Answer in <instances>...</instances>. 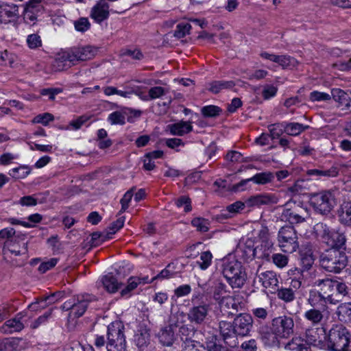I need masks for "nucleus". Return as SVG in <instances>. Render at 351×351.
<instances>
[{"instance_id":"nucleus-44","label":"nucleus","mask_w":351,"mask_h":351,"mask_svg":"<svg viewBox=\"0 0 351 351\" xmlns=\"http://www.w3.org/2000/svg\"><path fill=\"white\" fill-rule=\"evenodd\" d=\"M191 224L201 232H206L209 230L210 221L208 219L196 217L191 221Z\"/></svg>"},{"instance_id":"nucleus-63","label":"nucleus","mask_w":351,"mask_h":351,"mask_svg":"<svg viewBox=\"0 0 351 351\" xmlns=\"http://www.w3.org/2000/svg\"><path fill=\"white\" fill-rule=\"evenodd\" d=\"M27 43L30 48L35 49L41 46L42 42L40 36L33 34L28 36Z\"/></svg>"},{"instance_id":"nucleus-42","label":"nucleus","mask_w":351,"mask_h":351,"mask_svg":"<svg viewBox=\"0 0 351 351\" xmlns=\"http://www.w3.org/2000/svg\"><path fill=\"white\" fill-rule=\"evenodd\" d=\"M276 63H278L283 69H290L297 65L298 61L293 57L287 55L277 56Z\"/></svg>"},{"instance_id":"nucleus-38","label":"nucleus","mask_w":351,"mask_h":351,"mask_svg":"<svg viewBox=\"0 0 351 351\" xmlns=\"http://www.w3.org/2000/svg\"><path fill=\"white\" fill-rule=\"evenodd\" d=\"M285 349L290 351H310V347L299 338H293L285 346Z\"/></svg>"},{"instance_id":"nucleus-47","label":"nucleus","mask_w":351,"mask_h":351,"mask_svg":"<svg viewBox=\"0 0 351 351\" xmlns=\"http://www.w3.org/2000/svg\"><path fill=\"white\" fill-rule=\"evenodd\" d=\"M252 316L254 317L257 322L265 321L269 315L268 310L263 307H257L252 309Z\"/></svg>"},{"instance_id":"nucleus-60","label":"nucleus","mask_w":351,"mask_h":351,"mask_svg":"<svg viewBox=\"0 0 351 351\" xmlns=\"http://www.w3.org/2000/svg\"><path fill=\"white\" fill-rule=\"evenodd\" d=\"M51 315V310L45 312L43 315L38 317L30 325L31 328L36 329L38 328L42 324L45 323L49 317Z\"/></svg>"},{"instance_id":"nucleus-46","label":"nucleus","mask_w":351,"mask_h":351,"mask_svg":"<svg viewBox=\"0 0 351 351\" xmlns=\"http://www.w3.org/2000/svg\"><path fill=\"white\" fill-rule=\"evenodd\" d=\"M213 255L210 251H205L200 254V260L197 264L202 270L206 269L211 264Z\"/></svg>"},{"instance_id":"nucleus-37","label":"nucleus","mask_w":351,"mask_h":351,"mask_svg":"<svg viewBox=\"0 0 351 351\" xmlns=\"http://www.w3.org/2000/svg\"><path fill=\"white\" fill-rule=\"evenodd\" d=\"M308 128V125H304L299 123H288L285 125L284 131L289 135L298 136Z\"/></svg>"},{"instance_id":"nucleus-19","label":"nucleus","mask_w":351,"mask_h":351,"mask_svg":"<svg viewBox=\"0 0 351 351\" xmlns=\"http://www.w3.org/2000/svg\"><path fill=\"white\" fill-rule=\"evenodd\" d=\"M306 212L302 208H285L281 215L282 220L287 221L291 224L299 223L305 220Z\"/></svg>"},{"instance_id":"nucleus-43","label":"nucleus","mask_w":351,"mask_h":351,"mask_svg":"<svg viewBox=\"0 0 351 351\" xmlns=\"http://www.w3.org/2000/svg\"><path fill=\"white\" fill-rule=\"evenodd\" d=\"M226 285L221 281H216L213 287L214 300L216 301L221 300L226 296Z\"/></svg>"},{"instance_id":"nucleus-11","label":"nucleus","mask_w":351,"mask_h":351,"mask_svg":"<svg viewBox=\"0 0 351 351\" xmlns=\"http://www.w3.org/2000/svg\"><path fill=\"white\" fill-rule=\"evenodd\" d=\"M90 301L88 295H78L66 301L61 306L63 311H70L69 319L78 318L84 315Z\"/></svg>"},{"instance_id":"nucleus-52","label":"nucleus","mask_w":351,"mask_h":351,"mask_svg":"<svg viewBox=\"0 0 351 351\" xmlns=\"http://www.w3.org/2000/svg\"><path fill=\"white\" fill-rule=\"evenodd\" d=\"M111 233H101L99 232H95L91 234V242L92 245L97 246L100 245L101 243L110 238Z\"/></svg>"},{"instance_id":"nucleus-27","label":"nucleus","mask_w":351,"mask_h":351,"mask_svg":"<svg viewBox=\"0 0 351 351\" xmlns=\"http://www.w3.org/2000/svg\"><path fill=\"white\" fill-rule=\"evenodd\" d=\"M329 301L324 296L322 295L318 291L311 290L309 291L308 298L307 300L308 304L313 308H319L325 310L327 302Z\"/></svg>"},{"instance_id":"nucleus-2","label":"nucleus","mask_w":351,"mask_h":351,"mask_svg":"<svg viewBox=\"0 0 351 351\" xmlns=\"http://www.w3.org/2000/svg\"><path fill=\"white\" fill-rule=\"evenodd\" d=\"M327 349L329 351H349L351 333L342 324H335L326 334Z\"/></svg>"},{"instance_id":"nucleus-10","label":"nucleus","mask_w":351,"mask_h":351,"mask_svg":"<svg viewBox=\"0 0 351 351\" xmlns=\"http://www.w3.org/2000/svg\"><path fill=\"white\" fill-rule=\"evenodd\" d=\"M196 296H193L191 302L193 306L189 309L187 313L188 320L195 325L204 324L208 319L210 305L206 302L197 304L195 302Z\"/></svg>"},{"instance_id":"nucleus-54","label":"nucleus","mask_w":351,"mask_h":351,"mask_svg":"<svg viewBox=\"0 0 351 351\" xmlns=\"http://www.w3.org/2000/svg\"><path fill=\"white\" fill-rule=\"evenodd\" d=\"M21 338H5L6 351H14L21 348Z\"/></svg>"},{"instance_id":"nucleus-6","label":"nucleus","mask_w":351,"mask_h":351,"mask_svg":"<svg viewBox=\"0 0 351 351\" xmlns=\"http://www.w3.org/2000/svg\"><path fill=\"white\" fill-rule=\"evenodd\" d=\"M97 49L92 46L73 47L62 51L58 54V60L62 62H69L75 64V62L86 61L95 57Z\"/></svg>"},{"instance_id":"nucleus-51","label":"nucleus","mask_w":351,"mask_h":351,"mask_svg":"<svg viewBox=\"0 0 351 351\" xmlns=\"http://www.w3.org/2000/svg\"><path fill=\"white\" fill-rule=\"evenodd\" d=\"M191 26L189 23H182L176 26L174 32V36L178 38H182L189 33Z\"/></svg>"},{"instance_id":"nucleus-32","label":"nucleus","mask_w":351,"mask_h":351,"mask_svg":"<svg viewBox=\"0 0 351 351\" xmlns=\"http://www.w3.org/2000/svg\"><path fill=\"white\" fill-rule=\"evenodd\" d=\"M207 89L213 94H217L223 90L231 89L235 86L234 81H213L208 83Z\"/></svg>"},{"instance_id":"nucleus-53","label":"nucleus","mask_w":351,"mask_h":351,"mask_svg":"<svg viewBox=\"0 0 351 351\" xmlns=\"http://www.w3.org/2000/svg\"><path fill=\"white\" fill-rule=\"evenodd\" d=\"M179 332L181 335V339L184 340L183 339L184 337H185V339L189 338L191 339V338L194 336L195 333L196 332V330L193 326H189L188 325H182L179 326Z\"/></svg>"},{"instance_id":"nucleus-14","label":"nucleus","mask_w":351,"mask_h":351,"mask_svg":"<svg viewBox=\"0 0 351 351\" xmlns=\"http://www.w3.org/2000/svg\"><path fill=\"white\" fill-rule=\"evenodd\" d=\"M257 334L262 343L267 348H279L280 346V339L274 332L272 325L269 326L266 324H261L257 328Z\"/></svg>"},{"instance_id":"nucleus-45","label":"nucleus","mask_w":351,"mask_h":351,"mask_svg":"<svg viewBox=\"0 0 351 351\" xmlns=\"http://www.w3.org/2000/svg\"><path fill=\"white\" fill-rule=\"evenodd\" d=\"M277 296L286 302H290L295 299V293L291 288L277 289Z\"/></svg>"},{"instance_id":"nucleus-41","label":"nucleus","mask_w":351,"mask_h":351,"mask_svg":"<svg viewBox=\"0 0 351 351\" xmlns=\"http://www.w3.org/2000/svg\"><path fill=\"white\" fill-rule=\"evenodd\" d=\"M40 6L34 5V3H29L24 12V19L26 21L34 22L38 17L37 12L40 11Z\"/></svg>"},{"instance_id":"nucleus-8","label":"nucleus","mask_w":351,"mask_h":351,"mask_svg":"<svg viewBox=\"0 0 351 351\" xmlns=\"http://www.w3.org/2000/svg\"><path fill=\"white\" fill-rule=\"evenodd\" d=\"M280 247L286 253H292L298 248V235L293 226L282 227L278 234Z\"/></svg>"},{"instance_id":"nucleus-28","label":"nucleus","mask_w":351,"mask_h":351,"mask_svg":"<svg viewBox=\"0 0 351 351\" xmlns=\"http://www.w3.org/2000/svg\"><path fill=\"white\" fill-rule=\"evenodd\" d=\"M273 203H276L275 197L273 195L267 194H260L252 196L245 202V204L249 207L260 206Z\"/></svg>"},{"instance_id":"nucleus-59","label":"nucleus","mask_w":351,"mask_h":351,"mask_svg":"<svg viewBox=\"0 0 351 351\" xmlns=\"http://www.w3.org/2000/svg\"><path fill=\"white\" fill-rule=\"evenodd\" d=\"M166 145L173 149H176L177 152H179V147H184V143L180 138H166L165 140Z\"/></svg>"},{"instance_id":"nucleus-15","label":"nucleus","mask_w":351,"mask_h":351,"mask_svg":"<svg viewBox=\"0 0 351 351\" xmlns=\"http://www.w3.org/2000/svg\"><path fill=\"white\" fill-rule=\"evenodd\" d=\"M26 239V234L17 233L13 238L5 241L4 247L15 256L25 254L27 252L28 242Z\"/></svg>"},{"instance_id":"nucleus-64","label":"nucleus","mask_w":351,"mask_h":351,"mask_svg":"<svg viewBox=\"0 0 351 351\" xmlns=\"http://www.w3.org/2000/svg\"><path fill=\"white\" fill-rule=\"evenodd\" d=\"M12 172L10 173L12 176L16 178H23L26 177L30 173V171L27 167H20L14 168Z\"/></svg>"},{"instance_id":"nucleus-55","label":"nucleus","mask_w":351,"mask_h":351,"mask_svg":"<svg viewBox=\"0 0 351 351\" xmlns=\"http://www.w3.org/2000/svg\"><path fill=\"white\" fill-rule=\"evenodd\" d=\"M309 99L311 101H328L331 99V95L326 93L315 90L310 93Z\"/></svg>"},{"instance_id":"nucleus-29","label":"nucleus","mask_w":351,"mask_h":351,"mask_svg":"<svg viewBox=\"0 0 351 351\" xmlns=\"http://www.w3.org/2000/svg\"><path fill=\"white\" fill-rule=\"evenodd\" d=\"M218 302L221 311H225L228 316L234 315V312L238 311V304L232 296L226 295Z\"/></svg>"},{"instance_id":"nucleus-56","label":"nucleus","mask_w":351,"mask_h":351,"mask_svg":"<svg viewBox=\"0 0 351 351\" xmlns=\"http://www.w3.org/2000/svg\"><path fill=\"white\" fill-rule=\"evenodd\" d=\"M271 259L276 266L281 268L285 267L288 263L287 256L282 254H271Z\"/></svg>"},{"instance_id":"nucleus-40","label":"nucleus","mask_w":351,"mask_h":351,"mask_svg":"<svg viewBox=\"0 0 351 351\" xmlns=\"http://www.w3.org/2000/svg\"><path fill=\"white\" fill-rule=\"evenodd\" d=\"M275 176L270 171H265L255 174L253 177L250 178L252 182L258 184H266L272 182Z\"/></svg>"},{"instance_id":"nucleus-34","label":"nucleus","mask_w":351,"mask_h":351,"mask_svg":"<svg viewBox=\"0 0 351 351\" xmlns=\"http://www.w3.org/2000/svg\"><path fill=\"white\" fill-rule=\"evenodd\" d=\"M331 98L342 106L348 108L350 106L351 99L349 95L340 88H332L331 90Z\"/></svg>"},{"instance_id":"nucleus-48","label":"nucleus","mask_w":351,"mask_h":351,"mask_svg":"<svg viewBox=\"0 0 351 351\" xmlns=\"http://www.w3.org/2000/svg\"><path fill=\"white\" fill-rule=\"evenodd\" d=\"M201 112L206 117H215L220 114L221 110L217 106L210 105L203 107Z\"/></svg>"},{"instance_id":"nucleus-7","label":"nucleus","mask_w":351,"mask_h":351,"mask_svg":"<svg viewBox=\"0 0 351 351\" xmlns=\"http://www.w3.org/2000/svg\"><path fill=\"white\" fill-rule=\"evenodd\" d=\"M122 328L123 326L119 322H112L108 326L106 335L108 351H125L126 343Z\"/></svg>"},{"instance_id":"nucleus-17","label":"nucleus","mask_w":351,"mask_h":351,"mask_svg":"<svg viewBox=\"0 0 351 351\" xmlns=\"http://www.w3.org/2000/svg\"><path fill=\"white\" fill-rule=\"evenodd\" d=\"M273 243L272 241H261L260 244L257 245L254 248H249L250 252H252V256L254 258L269 261L271 260V255L273 253Z\"/></svg>"},{"instance_id":"nucleus-36","label":"nucleus","mask_w":351,"mask_h":351,"mask_svg":"<svg viewBox=\"0 0 351 351\" xmlns=\"http://www.w3.org/2000/svg\"><path fill=\"white\" fill-rule=\"evenodd\" d=\"M339 167L337 166H332L330 169L326 170H319L313 169L308 170L307 174L311 176H324L328 178H333L339 175Z\"/></svg>"},{"instance_id":"nucleus-5","label":"nucleus","mask_w":351,"mask_h":351,"mask_svg":"<svg viewBox=\"0 0 351 351\" xmlns=\"http://www.w3.org/2000/svg\"><path fill=\"white\" fill-rule=\"evenodd\" d=\"M221 273L232 288H241L247 278L242 263L237 260H223Z\"/></svg>"},{"instance_id":"nucleus-49","label":"nucleus","mask_w":351,"mask_h":351,"mask_svg":"<svg viewBox=\"0 0 351 351\" xmlns=\"http://www.w3.org/2000/svg\"><path fill=\"white\" fill-rule=\"evenodd\" d=\"M108 120L112 125H123L125 122V116L124 113L120 111H115L109 114Z\"/></svg>"},{"instance_id":"nucleus-22","label":"nucleus","mask_w":351,"mask_h":351,"mask_svg":"<svg viewBox=\"0 0 351 351\" xmlns=\"http://www.w3.org/2000/svg\"><path fill=\"white\" fill-rule=\"evenodd\" d=\"M109 16V5L106 0H99L92 8L90 16L96 22L101 23Z\"/></svg>"},{"instance_id":"nucleus-12","label":"nucleus","mask_w":351,"mask_h":351,"mask_svg":"<svg viewBox=\"0 0 351 351\" xmlns=\"http://www.w3.org/2000/svg\"><path fill=\"white\" fill-rule=\"evenodd\" d=\"M271 325L279 339H288L294 334L295 324L293 318L291 316L275 317L271 321Z\"/></svg>"},{"instance_id":"nucleus-57","label":"nucleus","mask_w":351,"mask_h":351,"mask_svg":"<svg viewBox=\"0 0 351 351\" xmlns=\"http://www.w3.org/2000/svg\"><path fill=\"white\" fill-rule=\"evenodd\" d=\"M241 348L243 351H257L258 349V341L255 339L245 340L241 344Z\"/></svg>"},{"instance_id":"nucleus-62","label":"nucleus","mask_w":351,"mask_h":351,"mask_svg":"<svg viewBox=\"0 0 351 351\" xmlns=\"http://www.w3.org/2000/svg\"><path fill=\"white\" fill-rule=\"evenodd\" d=\"M204 348L206 351H230L226 347L212 341H206Z\"/></svg>"},{"instance_id":"nucleus-58","label":"nucleus","mask_w":351,"mask_h":351,"mask_svg":"<svg viewBox=\"0 0 351 351\" xmlns=\"http://www.w3.org/2000/svg\"><path fill=\"white\" fill-rule=\"evenodd\" d=\"M75 28L78 32H86L90 26L87 18L82 17L74 22Z\"/></svg>"},{"instance_id":"nucleus-1","label":"nucleus","mask_w":351,"mask_h":351,"mask_svg":"<svg viewBox=\"0 0 351 351\" xmlns=\"http://www.w3.org/2000/svg\"><path fill=\"white\" fill-rule=\"evenodd\" d=\"M254 319L249 313L237 315L232 322L221 320L219 322L220 335L224 343L231 348L239 344V337L250 335L253 328Z\"/></svg>"},{"instance_id":"nucleus-21","label":"nucleus","mask_w":351,"mask_h":351,"mask_svg":"<svg viewBox=\"0 0 351 351\" xmlns=\"http://www.w3.org/2000/svg\"><path fill=\"white\" fill-rule=\"evenodd\" d=\"M132 200V189H129L123 195V197L120 200V203L121 204V208L119 213V218L116 221L113 222L112 224V230H113L112 233H114L119 229L123 227L125 217L120 216L121 213L125 211L128 208L130 203Z\"/></svg>"},{"instance_id":"nucleus-16","label":"nucleus","mask_w":351,"mask_h":351,"mask_svg":"<svg viewBox=\"0 0 351 351\" xmlns=\"http://www.w3.org/2000/svg\"><path fill=\"white\" fill-rule=\"evenodd\" d=\"M26 315L27 313L25 311L17 313L14 318L7 320L0 327V332L8 335L21 331L25 327L21 319Z\"/></svg>"},{"instance_id":"nucleus-23","label":"nucleus","mask_w":351,"mask_h":351,"mask_svg":"<svg viewBox=\"0 0 351 351\" xmlns=\"http://www.w3.org/2000/svg\"><path fill=\"white\" fill-rule=\"evenodd\" d=\"M325 332L324 328L311 327L306 329L305 340L308 344L314 346H321L322 345V335Z\"/></svg>"},{"instance_id":"nucleus-61","label":"nucleus","mask_w":351,"mask_h":351,"mask_svg":"<svg viewBox=\"0 0 351 351\" xmlns=\"http://www.w3.org/2000/svg\"><path fill=\"white\" fill-rule=\"evenodd\" d=\"M269 136L272 139L278 138L283 133V130L279 124H271L268 126Z\"/></svg>"},{"instance_id":"nucleus-18","label":"nucleus","mask_w":351,"mask_h":351,"mask_svg":"<svg viewBox=\"0 0 351 351\" xmlns=\"http://www.w3.org/2000/svg\"><path fill=\"white\" fill-rule=\"evenodd\" d=\"M173 267L171 264H168L164 269H162L158 274L153 277L152 280H149L147 276L143 278L133 277V289H134V288L136 287L138 285H145L152 282L155 280H164L173 277L176 274V272L171 269Z\"/></svg>"},{"instance_id":"nucleus-9","label":"nucleus","mask_w":351,"mask_h":351,"mask_svg":"<svg viewBox=\"0 0 351 351\" xmlns=\"http://www.w3.org/2000/svg\"><path fill=\"white\" fill-rule=\"evenodd\" d=\"M311 205L322 215L329 213L336 204L335 198L330 191H323L311 196Z\"/></svg>"},{"instance_id":"nucleus-33","label":"nucleus","mask_w":351,"mask_h":351,"mask_svg":"<svg viewBox=\"0 0 351 351\" xmlns=\"http://www.w3.org/2000/svg\"><path fill=\"white\" fill-rule=\"evenodd\" d=\"M338 319L343 323L351 322V302L340 304L336 311Z\"/></svg>"},{"instance_id":"nucleus-13","label":"nucleus","mask_w":351,"mask_h":351,"mask_svg":"<svg viewBox=\"0 0 351 351\" xmlns=\"http://www.w3.org/2000/svg\"><path fill=\"white\" fill-rule=\"evenodd\" d=\"M178 326V317L174 315H171L168 324L162 327L157 335L159 341L165 346H172L176 340L175 331Z\"/></svg>"},{"instance_id":"nucleus-25","label":"nucleus","mask_w":351,"mask_h":351,"mask_svg":"<svg viewBox=\"0 0 351 351\" xmlns=\"http://www.w3.org/2000/svg\"><path fill=\"white\" fill-rule=\"evenodd\" d=\"M149 330L147 328V323L143 321L142 324H140L138 328L137 329L136 333L134 336V341L136 343V346L143 350L144 347H146L149 340Z\"/></svg>"},{"instance_id":"nucleus-35","label":"nucleus","mask_w":351,"mask_h":351,"mask_svg":"<svg viewBox=\"0 0 351 351\" xmlns=\"http://www.w3.org/2000/svg\"><path fill=\"white\" fill-rule=\"evenodd\" d=\"M324 311L325 310L312 308L304 313V317L313 326H317L324 319L323 313Z\"/></svg>"},{"instance_id":"nucleus-4","label":"nucleus","mask_w":351,"mask_h":351,"mask_svg":"<svg viewBox=\"0 0 351 351\" xmlns=\"http://www.w3.org/2000/svg\"><path fill=\"white\" fill-rule=\"evenodd\" d=\"M319 264L326 271L338 274L346 267L348 258L344 252L330 248L321 254Z\"/></svg>"},{"instance_id":"nucleus-3","label":"nucleus","mask_w":351,"mask_h":351,"mask_svg":"<svg viewBox=\"0 0 351 351\" xmlns=\"http://www.w3.org/2000/svg\"><path fill=\"white\" fill-rule=\"evenodd\" d=\"M313 229L317 237L331 248L339 250L346 248V236L344 232L334 229L323 222L316 223Z\"/></svg>"},{"instance_id":"nucleus-24","label":"nucleus","mask_w":351,"mask_h":351,"mask_svg":"<svg viewBox=\"0 0 351 351\" xmlns=\"http://www.w3.org/2000/svg\"><path fill=\"white\" fill-rule=\"evenodd\" d=\"M258 279L262 285L268 289L271 293H274L277 290L278 279L274 272L271 271L262 272L258 275Z\"/></svg>"},{"instance_id":"nucleus-26","label":"nucleus","mask_w":351,"mask_h":351,"mask_svg":"<svg viewBox=\"0 0 351 351\" xmlns=\"http://www.w3.org/2000/svg\"><path fill=\"white\" fill-rule=\"evenodd\" d=\"M193 130L190 122L181 121L180 122L167 125L166 131L174 136H184Z\"/></svg>"},{"instance_id":"nucleus-50","label":"nucleus","mask_w":351,"mask_h":351,"mask_svg":"<svg viewBox=\"0 0 351 351\" xmlns=\"http://www.w3.org/2000/svg\"><path fill=\"white\" fill-rule=\"evenodd\" d=\"M226 160L232 162H245L250 161L247 158H243L242 154L237 151H230L227 153Z\"/></svg>"},{"instance_id":"nucleus-39","label":"nucleus","mask_w":351,"mask_h":351,"mask_svg":"<svg viewBox=\"0 0 351 351\" xmlns=\"http://www.w3.org/2000/svg\"><path fill=\"white\" fill-rule=\"evenodd\" d=\"M339 217L341 223L351 226V202H344L341 205Z\"/></svg>"},{"instance_id":"nucleus-30","label":"nucleus","mask_w":351,"mask_h":351,"mask_svg":"<svg viewBox=\"0 0 351 351\" xmlns=\"http://www.w3.org/2000/svg\"><path fill=\"white\" fill-rule=\"evenodd\" d=\"M100 282L103 285L104 287L109 293H114L121 285V282H119L117 278L112 274V273H108L106 276H103Z\"/></svg>"},{"instance_id":"nucleus-20","label":"nucleus","mask_w":351,"mask_h":351,"mask_svg":"<svg viewBox=\"0 0 351 351\" xmlns=\"http://www.w3.org/2000/svg\"><path fill=\"white\" fill-rule=\"evenodd\" d=\"M313 287H317L318 292L329 301L333 295L334 280L330 278L317 279L313 283Z\"/></svg>"},{"instance_id":"nucleus-31","label":"nucleus","mask_w":351,"mask_h":351,"mask_svg":"<svg viewBox=\"0 0 351 351\" xmlns=\"http://www.w3.org/2000/svg\"><path fill=\"white\" fill-rule=\"evenodd\" d=\"M18 9L16 6H10L7 4H0V22L8 23L16 17Z\"/></svg>"}]
</instances>
